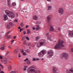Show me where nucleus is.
Instances as JSON below:
<instances>
[{
  "label": "nucleus",
  "mask_w": 73,
  "mask_h": 73,
  "mask_svg": "<svg viewBox=\"0 0 73 73\" xmlns=\"http://www.w3.org/2000/svg\"><path fill=\"white\" fill-rule=\"evenodd\" d=\"M12 6H13V7H15V6H16V3L15 2H13L12 3Z\"/></svg>",
  "instance_id": "393cba45"
},
{
  "label": "nucleus",
  "mask_w": 73,
  "mask_h": 73,
  "mask_svg": "<svg viewBox=\"0 0 73 73\" xmlns=\"http://www.w3.org/2000/svg\"><path fill=\"white\" fill-rule=\"evenodd\" d=\"M40 38V37L39 36H37L35 38L36 40H38Z\"/></svg>",
  "instance_id": "cd10ccee"
},
{
  "label": "nucleus",
  "mask_w": 73,
  "mask_h": 73,
  "mask_svg": "<svg viewBox=\"0 0 73 73\" xmlns=\"http://www.w3.org/2000/svg\"><path fill=\"white\" fill-rule=\"evenodd\" d=\"M64 43V42L62 40H59L58 42V43L56 44L55 45L54 48L56 49H63L62 48L64 47V46L63 44Z\"/></svg>",
  "instance_id": "f257e3e1"
},
{
  "label": "nucleus",
  "mask_w": 73,
  "mask_h": 73,
  "mask_svg": "<svg viewBox=\"0 0 73 73\" xmlns=\"http://www.w3.org/2000/svg\"><path fill=\"white\" fill-rule=\"evenodd\" d=\"M8 53H9V52L7 51V54H8Z\"/></svg>",
  "instance_id": "69168bd1"
},
{
  "label": "nucleus",
  "mask_w": 73,
  "mask_h": 73,
  "mask_svg": "<svg viewBox=\"0 0 73 73\" xmlns=\"http://www.w3.org/2000/svg\"><path fill=\"white\" fill-rule=\"evenodd\" d=\"M49 34V33H46V35L47 36V40H49L50 41H52V39H51L52 36H50Z\"/></svg>",
  "instance_id": "6e6552de"
},
{
  "label": "nucleus",
  "mask_w": 73,
  "mask_h": 73,
  "mask_svg": "<svg viewBox=\"0 0 73 73\" xmlns=\"http://www.w3.org/2000/svg\"><path fill=\"white\" fill-rule=\"evenodd\" d=\"M26 39H27V40H29V37H26Z\"/></svg>",
  "instance_id": "37998d69"
},
{
  "label": "nucleus",
  "mask_w": 73,
  "mask_h": 73,
  "mask_svg": "<svg viewBox=\"0 0 73 73\" xmlns=\"http://www.w3.org/2000/svg\"><path fill=\"white\" fill-rule=\"evenodd\" d=\"M36 60H37V61H38V60H40V59L38 58H37L36 59Z\"/></svg>",
  "instance_id": "bf43d9fd"
},
{
  "label": "nucleus",
  "mask_w": 73,
  "mask_h": 73,
  "mask_svg": "<svg viewBox=\"0 0 73 73\" xmlns=\"http://www.w3.org/2000/svg\"><path fill=\"white\" fill-rule=\"evenodd\" d=\"M44 41H45V40L44 39H41L39 40V43L41 46H44L45 45H46V43Z\"/></svg>",
  "instance_id": "423d86ee"
},
{
  "label": "nucleus",
  "mask_w": 73,
  "mask_h": 73,
  "mask_svg": "<svg viewBox=\"0 0 73 73\" xmlns=\"http://www.w3.org/2000/svg\"><path fill=\"white\" fill-rule=\"evenodd\" d=\"M47 21H48V22H49V21H50V16H48L47 17Z\"/></svg>",
  "instance_id": "4be33fe9"
},
{
  "label": "nucleus",
  "mask_w": 73,
  "mask_h": 73,
  "mask_svg": "<svg viewBox=\"0 0 73 73\" xmlns=\"http://www.w3.org/2000/svg\"><path fill=\"white\" fill-rule=\"evenodd\" d=\"M10 32H11V31H9V32H8L7 34H6V36H7L8 35V34H9V33H10Z\"/></svg>",
  "instance_id": "ea45409f"
},
{
  "label": "nucleus",
  "mask_w": 73,
  "mask_h": 73,
  "mask_svg": "<svg viewBox=\"0 0 73 73\" xmlns=\"http://www.w3.org/2000/svg\"><path fill=\"white\" fill-rule=\"evenodd\" d=\"M58 12L59 13H60L61 15H62L64 14V9L61 7H60L59 9Z\"/></svg>",
  "instance_id": "0eeeda50"
},
{
  "label": "nucleus",
  "mask_w": 73,
  "mask_h": 73,
  "mask_svg": "<svg viewBox=\"0 0 73 73\" xmlns=\"http://www.w3.org/2000/svg\"><path fill=\"white\" fill-rule=\"evenodd\" d=\"M18 21H17V19H16L15 20L14 22H16V23H17V22Z\"/></svg>",
  "instance_id": "4c0bfd02"
},
{
  "label": "nucleus",
  "mask_w": 73,
  "mask_h": 73,
  "mask_svg": "<svg viewBox=\"0 0 73 73\" xmlns=\"http://www.w3.org/2000/svg\"><path fill=\"white\" fill-rule=\"evenodd\" d=\"M36 23H38V24H41V22H40V21H36Z\"/></svg>",
  "instance_id": "58836bf2"
},
{
  "label": "nucleus",
  "mask_w": 73,
  "mask_h": 73,
  "mask_svg": "<svg viewBox=\"0 0 73 73\" xmlns=\"http://www.w3.org/2000/svg\"><path fill=\"white\" fill-rule=\"evenodd\" d=\"M28 27H29V25H27L26 26V28H28Z\"/></svg>",
  "instance_id": "de8ad7c7"
},
{
  "label": "nucleus",
  "mask_w": 73,
  "mask_h": 73,
  "mask_svg": "<svg viewBox=\"0 0 73 73\" xmlns=\"http://www.w3.org/2000/svg\"><path fill=\"white\" fill-rule=\"evenodd\" d=\"M3 20H4V21H6L7 20H8V16H7V15L6 14H4L3 16Z\"/></svg>",
  "instance_id": "f8f14e48"
},
{
  "label": "nucleus",
  "mask_w": 73,
  "mask_h": 73,
  "mask_svg": "<svg viewBox=\"0 0 73 73\" xmlns=\"http://www.w3.org/2000/svg\"><path fill=\"white\" fill-rule=\"evenodd\" d=\"M9 25L11 27L14 25V24L12 22H10L9 23Z\"/></svg>",
  "instance_id": "b1692460"
},
{
  "label": "nucleus",
  "mask_w": 73,
  "mask_h": 73,
  "mask_svg": "<svg viewBox=\"0 0 73 73\" xmlns=\"http://www.w3.org/2000/svg\"><path fill=\"white\" fill-rule=\"evenodd\" d=\"M21 52L23 53V56H26L27 55V54H26V52H24V50L23 49H22L21 51Z\"/></svg>",
  "instance_id": "dca6fc26"
},
{
  "label": "nucleus",
  "mask_w": 73,
  "mask_h": 73,
  "mask_svg": "<svg viewBox=\"0 0 73 73\" xmlns=\"http://www.w3.org/2000/svg\"><path fill=\"white\" fill-rule=\"evenodd\" d=\"M28 58H26V59H25V60H24V61L25 62V61H28Z\"/></svg>",
  "instance_id": "79ce46f5"
},
{
  "label": "nucleus",
  "mask_w": 73,
  "mask_h": 73,
  "mask_svg": "<svg viewBox=\"0 0 73 73\" xmlns=\"http://www.w3.org/2000/svg\"><path fill=\"white\" fill-rule=\"evenodd\" d=\"M46 0V1H48L49 2H51V1H52L51 0Z\"/></svg>",
  "instance_id": "8fccbe9b"
},
{
  "label": "nucleus",
  "mask_w": 73,
  "mask_h": 73,
  "mask_svg": "<svg viewBox=\"0 0 73 73\" xmlns=\"http://www.w3.org/2000/svg\"><path fill=\"white\" fill-rule=\"evenodd\" d=\"M2 68V69H3L4 68V66H3V65H1V66Z\"/></svg>",
  "instance_id": "09e8293b"
},
{
  "label": "nucleus",
  "mask_w": 73,
  "mask_h": 73,
  "mask_svg": "<svg viewBox=\"0 0 73 73\" xmlns=\"http://www.w3.org/2000/svg\"><path fill=\"white\" fill-rule=\"evenodd\" d=\"M13 42H14V40H13L11 41V44H12V43H13Z\"/></svg>",
  "instance_id": "680f3d73"
},
{
  "label": "nucleus",
  "mask_w": 73,
  "mask_h": 73,
  "mask_svg": "<svg viewBox=\"0 0 73 73\" xmlns=\"http://www.w3.org/2000/svg\"><path fill=\"white\" fill-rule=\"evenodd\" d=\"M53 51L52 50H51L50 51H48L47 52V56L48 57H52L53 55Z\"/></svg>",
  "instance_id": "39448f33"
},
{
  "label": "nucleus",
  "mask_w": 73,
  "mask_h": 73,
  "mask_svg": "<svg viewBox=\"0 0 73 73\" xmlns=\"http://www.w3.org/2000/svg\"><path fill=\"white\" fill-rule=\"evenodd\" d=\"M27 72L28 73H37V71L35 69H31L30 67L27 69Z\"/></svg>",
  "instance_id": "20e7f679"
},
{
  "label": "nucleus",
  "mask_w": 73,
  "mask_h": 73,
  "mask_svg": "<svg viewBox=\"0 0 73 73\" xmlns=\"http://www.w3.org/2000/svg\"><path fill=\"white\" fill-rule=\"evenodd\" d=\"M7 27L8 29H10V26L8 25H7Z\"/></svg>",
  "instance_id": "2f4dec72"
},
{
  "label": "nucleus",
  "mask_w": 73,
  "mask_h": 73,
  "mask_svg": "<svg viewBox=\"0 0 73 73\" xmlns=\"http://www.w3.org/2000/svg\"><path fill=\"white\" fill-rule=\"evenodd\" d=\"M0 73H4V72L3 71H1Z\"/></svg>",
  "instance_id": "338daca9"
},
{
  "label": "nucleus",
  "mask_w": 73,
  "mask_h": 73,
  "mask_svg": "<svg viewBox=\"0 0 73 73\" xmlns=\"http://www.w3.org/2000/svg\"><path fill=\"white\" fill-rule=\"evenodd\" d=\"M31 44L30 43H29L28 44V46H30V45H31Z\"/></svg>",
  "instance_id": "603ef678"
},
{
  "label": "nucleus",
  "mask_w": 73,
  "mask_h": 73,
  "mask_svg": "<svg viewBox=\"0 0 73 73\" xmlns=\"http://www.w3.org/2000/svg\"><path fill=\"white\" fill-rule=\"evenodd\" d=\"M0 49L1 50H4V49H5V48H4V45H2L1 46Z\"/></svg>",
  "instance_id": "412c9836"
},
{
  "label": "nucleus",
  "mask_w": 73,
  "mask_h": 73,
  "mask_svg": "<svg viewBox=\"0 0 73 73\" xmlns=\"http://www.w3.org/2000/svg\"><path fill=\"white\" fill-rule=\"evenodd\" d=\"M25 36H23L22 38V41H23L24 40H25Z\"/></svg>",
  "instance_id": "473e14b6"
},
{
  "label": "nucleus",
  "mask_w": 73,
  "mask_h": 73,
  "mask_svg": "<svg viewBox=\"0 0 73 73\" xmlns=\"http://www.w3.org/2000/svg\"><path fill=\"white\" fill-rule=\"evenodd\" d=\"M5 12L8 17H11L12 19H13L15 17V14L9 11L8 9L5 10Z\"/></svg>",
  "instance_id": "f03ea898"
},
{
  "label": "nucleus",
  "mask_w": 73,
  "mask_h": 73,
  "mask_svg": "<svg viewBox=\"0 0 73 73\" xmlns=\"http://www.w3.org/2000/svg\"><path fill=\"white\" fill-rule=\"evenodd\" d=\"M15 53H17V52H18V51L15 50Z\"/></svg>",
  "instance_id": "3c124183"
},
{
  "label": "nucleus",
  "mask_w": 73,
  "mask_h": 73,
  "mask_svg": "<svg viewBox=\"0 0 73 73\" xmlns=\"http://www.w3.org/2000/svg\"><path fill=\"white\" fill-rule=\"evenodd\" d=\"M33 19L34 20H38V17L36 15H35L33 16Z\"/></svg>",
  "instance_id": "4468645a"
},
{
  "label": "nucleus",
  "mask_w": 73,
  "mask_h": 73,
  "mask_svg": "<svg viewBox=\"0 0 73 73\" xmlns=\"http://www.w3.org/2000/svg\"><path fill=\"white\" fill-rule=\"evenodd\" d=\"M3 56H2L0 55V58H1V59H3Z\"/></svg>",
  "instance_id": "a18cd8bd"
},
{
  "label": "nucleus",
  "mask_w": 73,
  "mask_h": 73,
  "mask_svg": "<svg viewBox=\"0 0 73 73\" xmlns=\"http://www.w3.org/2000/svg\"><path fill=\"white\" fill-rule=\"evenodd\" d=\"M18 57H21V55H20V53H19V54L18 55Z\"/></svg>",
  "instance_id": "c03bdc74"
},
{
  "label": "nucleus",
  "mask_w": 73,
  "mask_h": 73,
  "mask_svg": "<svg viewBox=\"0 0 73 73\" xmlns=\"http://www.w3.org/2000/svg\"><path fill=\"white\" fill-rule=\"evenodd\" d=\"M27 7H25L24 8L21 10V12H27Z\"/></svg>",
  "instance_id": "2eb2a0df"
},
{
  "label": "nucleus",
  "mask_w": 73,
  "mask_h": 73,
  "mask_svg": "<svg viewBox=\"0 0 73 73\" xmlns=\"http://www.w3.org/2000/svg\"><path fill=\"white\" fill-rule=\"evenodd\" d=\"M69 71L70 72H70V73H73V70L72 69H70L69 70Z\"/></svg>",
  "instance_id": "c756f323"
},
{
  "label": "nucleus",
  "mask_w": 73,
  "mask_h": 73,
  "mask_svg": "<svg viewBox=\"0 0 73 73\" xmlns=\"http://www.w3.org/2000/svg\"><path fill=\"white\" fill-rule=\"evenodd\" d=\"M21 31H22V29H20V32H21Z\"/></svg>",
  "instance_id": "0e129e2a"
},
{
  "label": "nucleus",
  "mask_w": 73,
  "mask_h": 73,
  "mask_svg": "<svg viewBox=\"0 0 73 73\" xmlns=\"http://www.w3.org/2000/svg\"><path fill=\"white\" fill-rule=\"evenodd\" d=\"M31 61L30 60H28L27 61V64L28 65H29L31 64Z\"/></svg>",
  "instance_id": "bb28decb"
},
{
  "label": "nucleus",
  "mask_w": 73,
  "mask_h": 73,
  "mask_svg": "<svg viewBox=\"0 0 73 73\" xmlns=\"http://www.w3.org/2000/svg\"><path fill=\"white\" fill-rule=\"evenodd\" d=\"M8 68L9 70L10 71L12 69V67L10 65H8Z\"/></svg>",
  "instance_id": "f3484780"
},
{
  "label": "nucleus",
  "mask_w": 73,
  "mask_h": 73,
  "mask_svg": "<svg viewBox=\"0 0 73 73\" xmlns=\"http://www.w3.org/2000/svg\"><path fill=\"white\" fill-rule=\"evenodd\" d=\"M24 67L25 68H23V70L25 71V70H27V68H28V66H24Z\"/></svg>",
  "instance_id": "a878e982"
},
{
  "label": "nucleus",
  "mask_w": 73,
  "mask_h": 73,
  "mask_svg": "<svg viewBox=\"0 0 73 73\" xmlns=\"http://www.w3.org/2000/svg\"><path fill=\"white\" fill-rule=\"evenodd\" d=\"M29 68L31 69H36V66L35 65L31 66Z\"/></svg>",
  "instance_id": "6ab92c4d"
},
{
  "label": "nucleus",
  "mask_w": 73,
  "mask_h": 73,
  "mask_svg": "<svg viewBox=\"0 0 73 73\" xmlns=\"http://www.w3.org/2000/svg\"><path fill=\"white\" fill-rule=\"evenodd\" d=\"M26 51L27 52H29V51L28 50H26Z\"/></svg>",
  "instance_id": "774afa93"
},
{
  "label": "nucleus",
  "mask_w": 73,
  "mask_h": 73,
  "mask_svg": "<svg viewBox=\"0 0 73 73\" xmlns=\"http://www.w3.org/2000/svg\"><path fill=\"white\" fill-rule=\"evenodd\" d=\"M38 73H41V71H40V70H38Z\"/></svg>",
  "instance_id": "864d4df0"
},
{
  "label": "nucleus",
  "mask_w": 73,
  "mask_h": 73,
  "mask_svg": "<svg viewBox=\"0 0 73 73\" xmlns=\"http://www.w3.org/2000/svg\"><path fill=\"white\" fill-rule=\"evenodd\" d=\"M33 61H37V60L35 58H33Z\"/></svg>",
  "instance_id": "a19ab883"
},
{
  "label": "nucleus",
  "mask_w": 73,
  "mask_h": 73,
  "mask_svg": "<svg viewBox=\"0 0 73 73\" xmlns=\"http://www.w3.org/2000/svg\"><path fill=\"white\" fill-rule=\"evenodd\" d=\"M7 5L8 7L11 6V3H7Z\"/></svg>",
  "instance_id": "72a5a7b5"
},
{
  "label": "nucleus",
  "mask_w": 73,
  "mask_h": 73,
  "mask_svg": "<svg viewBox=\"0 0 73 73\" xmlns=\"http://www.w3.org/2000/svg\"><path fill=\"white\" fill-rule=\"evenodd\" d=\"M32 28H33V30H35V27H33Z\"/></svg>",
  "instance_id": "6e6d98bb"
},
{
  "label": "nucleus",
  "mask_w": 73,
  "mask_h": 73,
  "mask_svg": "<svg viewBox=\"0 0 73 73\" xmlns=\"http://www.w3.org/2000/svg\"><path fill=\"white\" fill-rule=\"evenodd\" d=\"M50 31L51 32H53V31H54V28H53V26H51L50 29Z\"/></svg>",
  "instance_id": "a211bd4d"
},
{
  "label": "nucleus",
  "mask_w": 73,
  "mask_h": 73,
  "mask_svg": "<svg viewBox=\"0 0 73 73\" xmlns=\"http://www.w3.org/2000/svg\"><path fill=\"white\" fill-rule=\"evenodd\" d=\"M13 38H14V39H15V38H16V36H14L13 37Z\"/></svg>",
  "instance_id": "052dcab7"
},
{
  "label": "nucleus",
  "mask_w": 73,
  "mask_h": 73,
  "mask_svg": "<svg viewBox=\"0 0 73 73\" xmlns=\"http://www.w3.org/2000/svg\"><path fill=\"white\" fill-rule=\"evenodd\" d=\"M46 53V50H42L40 52L38 53V56L39 57L42 58L43 57V56Z\"/></svg>",
  "instance_id": "7ed1b4c3"
},
{
  "label": "nucleus",
  "mask_w": 73,
  "mask_h": 73,
  "mask_svg": "<svg viewBox=\"0 0 73 73\" xmlns=\"http://www.w3.org/2000/svg\"><path fill=\"white\" fill-rule=\"evenodd\" d=\"M23 44H24L25 45H26V44H27V43H26V42H25V41H24L23 42Z\"/></svg>",
  "instance_id": "49530a36"
},
{
  "label": "nucleus",
  "mask_w": 73,
  "mask_h": 73,
  "mask_svg": "<svg viewBox=\"0 0 73 73\" xmlns=\"http://www.w3.org/2000/svg\"><path fill=\"white\" fill-rule=\"evenodd\" d=\"M41 29V28L40 27H37L36 28V30L37 31L38 30H39V29Z\"/></svg>",
  "instance_id": "c85d7f7f"
},
{
  "label": "nucleus",
  "mask_w": 73,
  "mask_h": 73,
  "mask_svg": "<svg viewBox=\"0 0 73 73\" xmlns=\"http://www.w3.org/2000/svg\"><path fill=\"white\" fill-rule=\"evenodd\" d=\"M7 3H11V1L10 0H7Z\"/></svg>",
  "instance_id": "f704fd0d"
},
{
  "label": "nucleus",
  "mask_w": 73,
  "mask_h": 73,
  "mask_svg": "<svg viewBox=\"0 0 73 73\" xmlns=\"http://www.w3.org/2000/svg\"><path fill=\"white\" fill-rule=\"evenodd\" d=\"M71 50L72 51V52H73V48H72L71 49Z\"/></svg>",
  "instance_id": "e2e57ef3"
},
{
  "label": "nucleus",
  "mask_w": 73,
  "mask_h": 73,
  "mask_svg": "<svg viewBox=\"0 0 73 73\" xmlns=\"http://www.w3.org/2000/svg\"><path fill=\"white\" fill-rule=\"evenodd\" d=\"M36 46L38 48H40V47H41V45H40L39 42L36 44Z\"/></svg>",
  "instance_id": "aec40b11"
},
{
  "label": "nucleus",
  "mask_w": 73,
  "mask_h": 73,
  "mask_svg": "<svg viewBox=\"0 0 73 73\" xmlns=\"http://www.w3.org/2000/svg\"><path fill=\"white\" fill-rule=\"evenodd\" d=\"M62 55L65 59H67L68 58V54L67 53H64L62 54Z\"/></svg>",
  "instance_id": "9b49d317"
},
{
  "label": "nucleus",
  "mask_w": 73,
  "mask_h": 73,
  "mask_svg": "<svg viewBox=\"0 0 73 73\" xmlns=\"http://www.w3.org/2000/svg\"><path fill=\"white\" fill-rule=\"evenodd\" d=\"M66 73H68L69 72V71L68 70H67L66 71Z\"/></svg>",
  "instance_id": "5fc2aeb1"
},
{
  "label": "nucleus",
  "mask_w": 73,
  "mask_h": 73,
  "mask_svg": "<svg viewBox=\"0 0 73 73\" xmlns=\"http://www.w3.org/2000/svg\"><path fill=\"white\" fill-rule=\"evenodd\" d=\"M20 25L21 26V27H23V26H24V24L23 23H21Z\"/></svg>",
  "instance_id": "e433bc0d"
},
{
  "label": "nucleus",
  "mask_w": 73,
  "mask_h": 73,
  "mask_svg": "<svg viewBox=\"0 0 73 73\" xmlns=\"http://www.w3.org/2000/svg\"><path fill=\"white\" fill-rule=\"evenodd\" d=\"M11 73H16V72L15 71H12L11 72Z\"/></svg>",
  "instance_id": "c9c22d12"
},
{
  "label": "nucleus",
  "mask_w": 73,
  "mask_h": 73,
  "mask_svg": "<svg viewBox=\"0 0 73 73\" xmlns=\"http://www.w3.org/2000/svg\"><path fill=\"white\" fill-rule=\"evenodd\" d=\"M23 34L24 35H25L26 34V32L25 31H24L23 32Z\"/></svg>",
  "instance_id": "13d9d810"
},
{
  "label": "nucleus",
  "mask_w": 73,
  "mask_h": 73,
  "mask_svg": "<svg viewBox=\"0 0 73 73\" xmlns=\"http://www.w3.org/2000/svg\"><path fill=\"white\" fill-rule=\"evenodd\" d=\"M4 63L5 64H7V60H5L4 61Z\"/></svg>",
  "instance_id": "7c9ffc66"
},
{
  "label": "nucleus",
  "mask_w": 73,
  "mask_h": 73,
  "mask_svg": "<svg viewBox=\"0 0 73 73\" xmlns=\"http://www.w3.org/2000/svg\"><path fill=\"white\" fill-rule=\"evenodd\" d=\"M52 5L51 4H49L46 7V9L47 11H50L52 9Z\"/></svg>",
  "instance_id": "9d476101"
},
{
  "label": "nucleus",
  "mask_w": 73,
  "mask_h": 73,
  "mask_svg": "<svg viewBox=\"0 0 73 73\" xmlns=\"http://www.w3.org/2000/svg\"><path fill=\"white\" fill-rule=\"evenodd\" d=\"M68 36L69 37H73V30L72 31L69 30L68 31Z\"/></svg>",
  "instance_id": "1a4fd4ad"
},
{
  "label": "nucleus",
  "mask_w": 73,
  "mask_h": 73,
  "mask_svg": "<svg viewBox=\"0 0 73 73\" xmlns=\"http://www.w3.org/2000/svg\"><path fill=\"white\" fill-rule=\"evenodd\" d=\"M57 69L55 67H54L52 68V72L53 73H57Z\"/></svg>",
  "instance_id": "ddd939ff"
},
{
  "label": "nucleus",
  "mask_w": 73,
  "mask_h": 73,
  "mask_svg": "<svg viewBox=\"0 0 73 73\" xmlns=\"http://www.w3.org/2000/svg\"><path fill=\"white\" fill-rule=\"evenodd\" d=\"M27 34H31V32L30 30L29 29H28L27 30Z\"/></svg>",
  "instance_id": "5701e85b"
},
{
  "label": "nucleus",
  "mask_w": 73,
  "mask_h": 73,
  "mask_svg": "<svg viewBox=\"0 0 73 73\" xmlns=\"http://www.w3.org/2000/svg\"><path fill=\"white\" fill-rule=\"evenodd\" d=\"M60 30H61V29L60 28L58 27V31H60Z\"/></svg>",
  "instance_id": "4d7b16f0"
}]
</instances>
